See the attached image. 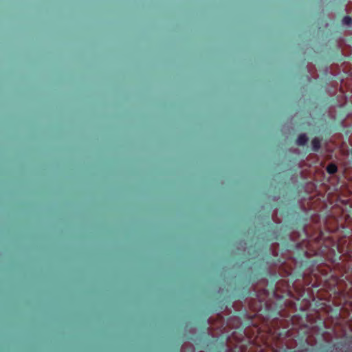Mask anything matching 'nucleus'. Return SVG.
<instances>
[{
  "label": "nucleus",
  "instance_id": "nucleus-1",
  "mask_svg": "<svg viewBox=\"0 0 352 352\" xmlns=\"http://www.w3.org/2000/svg\"><path fill=\"white\" fill-rule=\"evenodd\" d=\"M308 141L307 137L305 134L300 135L297 140L298 145H305Z\"/></svg>",
  "mask_w": 352,
  "mask_h": 352
},
{
  "label": "nucleus",
  "instance_id": "nucleus-2",
  "mask_svg": "<svg viewBox=\"0 0 352 352\" xmlns=\"http://www.w3.org/2000/svg\"><path fill=\"white\" fill-rule=\"evenodd\" d=\"M337 166L334 164H330L327 167V170L330 174H333L337 172Z\"/></svg>",
  "mask_w": 352,
  "mask_h": 352
},
{
  "label": "nucleus",
  "instance_id": "nucleus-3",
  "mask_svg": "<svg viewBox=\"0 0 352 352\" xmlns=\"http://www.w3.org/2000/svg\"><path fill=\"white\" fill-rule=\"evenodd\" d=\"M182 352H195L192 345L186 344L182 348Z\"/></svg>",
  "mask_w": 352,
  "mask_h": 352
},
{
  "label": "nucleus",
  "instance_id": "nucleus-4",
  "mask_svg": "<svg viewBox=\"0 0 352 352\" xmlns=\"http://www.w3.org/2000/svg\"><path fill=\"white\" fill-rule=\"evenodd\" d=\"M342 22L344 25L350 26L352 24V19L349 16H345L342 19Z\"/></svg>",
  "mask_w": 352,
  "mask_h": 352
},
{
  "label": "nucleus",
  "instance_id": "nucleus-5",
  "mask_svg": "<svg viewBox=\"0 0 352 352\" xmlns=\"http://www.w3.org/2000/svg\"><path fill=\"white\" fill-rule=\"evenodd\" d=\"M312 144H313L314 147L315 148V149H317L318 148V144H319L318 140H317L316 139H314L312 141Z\"/></svg>",
  "mask_w": 352,
  "mask_h": 352
}]
</instances>
